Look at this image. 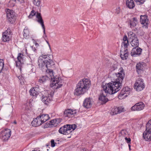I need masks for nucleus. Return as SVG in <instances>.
I'll list each match as a JSON object with an SVG mask.
<instances>
[{
    "mask_svg": "<svg viewBox=\"0 0 151 151\" xmlns=\"http://www.w3.org/2000/svg\"><path fill=\"white\" fill-rule=\"evenodd\" d=\"M47 75L40 78L39 82L43 83L49 80L52 81V84H50L51 87L54 89H57L61 87L63 85V80L59 75L54 76L53 70L48 69L46 70Z\"/></svg>",
    "mask_w": 151,
    "mask_h": 151,
    "instance_id": "1",
    "label": "nucleus"
},
{
    "mask_svg": "<svg viewBox=\"0 0 151 151\" xmlns=\"http://www.w3.org/2000/svg\"><path fill=\"white\" fill-rule=\"evenodd\" d=\"M91 85L90 79L84 78L80 80L77 84L74 92V94L77 96L84 94L89 89Z\"/></svg>",
    "mask_w": 151,
    "mask_h": 151,
    "instance_id": "2",
    "label": "nucleus"
},
{
    "mask_svg": "<svg viewBox=\"0 0 151 151\" xmlns=\"http://www.w3.org/2000/svg\"><path fill=\"white\" fill-rule=\"evenodd\" d=\"M49 58V56L45 55H41L39 57L38 64L40 68L43 71H46L47 70L49 69L48 68L53 66L55 64L53 61Z\"/></svg>",
    "mask_w": 151,
    "mask_h": 151,
    "instance_id": "3",
    "label": "nucleus"
},
{
    "mask_svg": "<svg viewBox=\"0 0 151 151\" xmlns=\"http://www.w3.org/2000/svg\"><path fill=\"white\" fill-rule=\"evenodd\" d=\"M119 85L114 81H112L105 85H103L102 87L105 93L109 94H114L120 89V88L117 86Z\"/></svg>",
    "mask_w": 151,
    "mask_h": 151,
    "instance_id": "4",
    "label": "nucleus"
},
{
    "mask_svg": "<svg viewBox=\"0 0 151 151\" xmlns=\"http://www.w3.org/2000/svg\"><path fill=\"white\" fill-rule=\"evenodd\" d=\"M129 43L128 37L126 35H124L123 37V42L122 43V48L120 52V56L122 60L127 58L129 55L128 47Z\"/></svg>",
    "mask_w": 151,
    "mask_h": 151,
    "instance_id": "5",
    "label": "nucleus"
},
{
    "mask_svg": "<svg viewBox=\"0 0 151 151\" xmlns=\"http://www.w3.org/2000/svg\"><path fill=\"white\" fill-rule=\"evenodd\" d=\"M115 81H114L116 84L119 85L117 86L118 87L121 88L122 86V83L125 77V73L124 70L122 67H120L118 70V72L115 73Z\"/></svg>",
    "mask_w": 151,
    "mask_h": 151,
    "instance_id": "6",
    "label": "nucleus"
},
{
    "mask_svg": "<svg viewBox=\"0 0 151 151\" xmlns=\"http://www.w3.org/2000/svg\"><path fill=\"white\" fill-rule=\"evenodd\" d=\"M143 137L147 141L151 140V119L146 125V129L143 134Z\"/></svg>",
    "mask_w": 151,
    "mask_h": 151,
    "instance_id": "7",
    "label": "nucleus"
},
{
    "mask_svg": "<svg viewBox=\"0 0 151 151\" xmlns=\"http://www.w3.org/2000/svg\"><path fill=\"white\" fill-rule=\"evenodd\" d=\"M12 32L9 28L3 32L1 39L2 41L4 42H9L11 39L12 37Z\"/></svg>",
    "mask_w": 151,
    "mask_h": 151,
    "instance_id": "8",
    "label": "nucleus"
},
{
    "mask_svg": "<svg viewBox=\"0 0 151 151\" xmlns=\"http://www.w3.org/2000/svg\"><path fill=\"white\" fill-rule=\"evenodd\" d=\"M145 87V84L142 79L139 78L137 80L134 85L135 89L137 91H140L143 90Z\"/></svg>",
    "mask_w": 151,
    "mask_h": 151,
    "instance_id": "9",
    "label": "nucleus"
},
{
    "mask_svg": "<svg viewBox=\"0 0 151 151\" xmlns=\"http://www.w3.org/2000/svg\"><path fill=\"white\" fill-rule=\"evenodd\" d=\"M6 12L9 22L10 23H13L16 19V15L15 12L13 10H7Z\"/></svg>",
    "mask_w": 151,
    "mask_h": 151,
    "instance_id": "10",
    "label": "nucleus"
},
{
    "mask_svg": "<svg viewBox=\"0 0 151 151\" xmlns=\"http://www.w3.org/2000/svg\"><path fill=\"white\" fill-rule=\"evenodd\" d=\"M36 17L37 18V22L41 24L44 33L43 37L45 38V37H47V36L45 33V28L44 24V21L42 19L41 14L40 13L37 12Z\"/></svg>",
    "mask_w": 151,
    "mask_h": 151,
    "instance_id": "11",
    "label": "nucleus"
},
{
    "mask_svg": "<svg viewBox=\"0 0 151 151\" xmlns=\"http://www.w3.org/2000/svg\"><path fill=\"white\" fill-rule=\"evenodd\" d=\"M11 131L10 129H6L1 132V137L3 141L7 140L11 135Z\"/></svg>",
    "mask_w": 151,
    "mask_h": 151,
    "instance_id": "12",
    "label": "nucleus"
},
{
    "mask_svg": "<svg viewBox=\"0 0 151 151\" xmlns=\"http://www.w3.org/2000/svg\"><path fill=\"white\" fill-rule=\"evenodd\" d=\"M129 91L130 88L128 87H126L123 88L118 96L119 99H122L127 97L129 94Z\"/></svg>",
    "mask_w": 151,
    "mask_h": 151,
    "instance_id": "13",
    "label": "nucleus"
},
{
    "mask_svg": "<svg viewBox=\"0 0 151 151\" xmlns=\"http://www.w3.org/2000/svg\"><path fill=\"white\" fill-rule=\"evenodd\" d=\"M68 124H67L61 127L59 130V132L63 134H68L71 133L70 127H68Z\"/></svg>",
    "mask_w": 151,
    "mask_h": 151,
    "instance_id": "14",
    "label": "nucleus"
},
{
    "mask_svg": "<svg viewBox=\"0 0 151 151\" xmlns=\"http://www.w3.org/2000/svg\"><path fill=\"white\" fill-rule=\"evenodd\" d=\"M145 107V105L142 102L136 103L132 106L131 109L132 111H140L142 110Z\"/></svg>",
    "mask_w": 151,
    "mask_h": 151,
    "instance_id": "15",
    "label": "nucleus"
},
{
    "mask_svg": "<svg viewBox=\"0 0 151 151\" xmlns=\"http://www.w3.org/2000/svg\"><path fill=\"white\" fill-rule=\"evenodd\" d=\"M124 111V108L122 107H114L111 109L110 114L111 115H114L120 114Z\"/></svg>",
    "mask_w": 151,
    "mask_h": 151,
    "instance_id": "16",
    "label": "nucleus"
},
{
    "mask_svg": "<svg viewBox=\"0 0 151 151\" xmlns=\"http://www.w3.org/2000/svg\"><path fill=\"white\" fill-rule=\"evenodd\" d=\"M140 22L143 25L142 27L145 28H148V20L145 15H141L140 17Z\"/></svg>",
    "mask_w": 151,
    "mask_h": 151,
    "instance_id": "17",
    "label": "nucleus"
},
{
    "mask_svg": "<svg viewBox=\"0 0 151 151\" xmlns=\"http://www.w3.org/2000/svg\"><path fill=\"white\" fill-rule=\"evenodd\" d=\"M52 96L51 94H47V96L46 95H43L42 96V101L45 104L47 105L52 100Z\"/></svg>",
    "mask_w": 151,
    "mask_h": 151,
    "instance_id": "18",
    "label": "nucleus"
},
{
    "mask_svg": "<svg viewBox=\"0 0 151 151\" xmlns=\"http://www.w3.org/2000/svg\"><path fill=\"white\" fill-rule=\"evenodd\" d=\"M142 50L138 46L133 48L131 51V55L132 56H136L141 54Z\"/></svg>",
    "mask_w": 151,
    "mask_h": 151,
    "instance_id": "19",
    "label": "nucleus"
},
{
    "mask_svg": "<svg viewBox=\"0 0 151 151\" xmlns=\"http://www.w3.org/2000/svg\"><path fill=\"white\" fill-rule=\"evenodd\" d=\"M76 110H72L70 109H68L64 111V116L65 117H68L70 118L71 116L76 114Z\"/></svg>",
    "mask_w": 151,
    "mask_h": 151,
    "instance_id": "20",
    "label": "nucleus"
},
{
    "mask_svg": "<svg viewBox=\"0 0 151 151\" xmlns=\"http://www.w3.org/2000/svg\"><path fill=\"white\" fill-rule=\"evenodd\" d=\"M92 103L90 98L85 99L83 102V106L86 108H89L91 106Z\"/></svg>",
    "mask_w": 151,
    "mask_h": 151,
    "instance_id": "21",
    "label": "nucleus"
},
{
    "mask_svg": "<svg viewBox=\"0 0 151 151\" xmlns=\"http://www.w3.org/2000/svg\"><path fill=\"white\" fill-rule=\"evenodd\" d=\"M127 6L129 9H132L135 6L133 0H126Z\"/></svg>",
    "mask_w": 151,
    "mask_h": 151,
    "instance_id": "22",
    "label": "nucleus"
},
{
    "mask_svg": "<svg viewBox=\"0 0 151 151\" xmlns=\"http://www.w3.org/2000/svg\"><path fill=\"white\" fill-rule=\"evenodd\" d=\"M129 23L130 25V27L132 28L135 27L137 23V21L136 18H134L130 20Z\"/></svg>",
    "mask_w": 151,
    "mask_h": 151,
    "instance_id": "23",
    "label": "nucleus"
},
{
    "mask_svg": "<svg viewBox=\"0 0 151 151\" xmlns=\"http://www.w3.org/2000/svg\"><path fill=\"white\" fill-rule=\"evenodd\" d=\"M128 37L129 40H132L137 38L135 34L132 32L130 31L128 33Z\"/></svg>",
    "mask_w": 151,
    "mask_h": 151,
    "instance_id": "24",
    "label": "nucleus"
},
{
    "mask_svg": "<svg viewBox=\"0 0 151 151\" xmlns=\"http://www.w3.org/2000/svg\"><path fill=\"white\" fill-rule=\"evenodd\" d=\"M36 88H32L30 89L29 92L31 95L36 96L38 94V92L36 90Z\"/></svg>",
    "mask_w": 151,
    "mask_h": 151,
    "instance_id": "25",
    "label": "nucleus"
},
{
    "mask_svg": "<svg viewBox=\"0 0 151 151\" xmlns=\"http://www.w3.org/2000/svg\"><path fill=\"white\" fill-rule=\"evenodd\" d=\"M131 44L133 47H137L139 45V41L137 38H136L135 39L131 41Z\"/></svg>",
    "mask_w": 151,
    "mask_h": 151,
    "instance_id": "26",
    "label": "nucleus"
},
{
    "mask_svg": "<svg viewBox=\"0 0 151 151\" xmlns=\"http://www.w3.org/2000/svg\"><path fill=\"white\" fill-rule=\"evenodd\" d=\"M106 96L107 94L106 95L104 94V93H103L99 97V99L102 101L106 103L108 101V99L106 97Z\"/></svg>",
    "mask_w": 151,
    "mask_h": 151,
    "instance_id": "27",
    "label": "nucleus"
},
{
    "mask_svg": "<svg viewBox=\"0 0 151 151\" xmlns=\"http://www.w3.org/2000/svg\"><path fill=\"white\" fill-rule=\"evenodd\" d=\"M40 116L41 119V120L43 121V123L46 122L50 118L48 115L47 114H42L40 115Z\"/></svg>",
    "mask_w": 151,
    "mask_h": 151,
    "instance_id": "28",
    "label": "nucleus"
},
{
    "mask_svg": "<svg viewBox=\"0 0 151 151\" xmlns=\"http://www.w3.org/2000/svg\"><path fill=\"white\" fill-rule=\"evenodd\" d=\"M143 67V63H137L136 65V68L137 72L138 73L140 72L142 70Z\"/></svg>",
    "mask_w": 151,
    "mask_h": 151,
    "instance_id": "29",
    "label": "nucleus"
},
{
    "mask_svg": "<svg viewBox=\"0 0 151 151\" xmlns=\"http://www.w3.org/2000/svg\"><path fill=\"white\" fill-rule=\"evenodd\" d=\"M50 123L51 125V127H55L57 125L56 119H53L50 121Z\"/></svg>",
    "mask_w": 151,
    "mask_h": 151,
    "instance_id": "30",
    "label": "nucleus"
},
{
    "mask_svg": "<svg viewBox=\"0 0 151 151\" xmlns=\"http://www.w3.org/2000/svg\"><path fill=\"white\" fill-rule=\"evenodd\" d=\"M118 65L117 63L113 64L111 67V71H114L116 70L118 68Z\"/></svg>",
    "mask_w": 151,
    "mask_h": 151,
    "instance_id": "31",
    "label": "nucleus"
},
{
    "mask_svg": "<svg viewBox=\"0 0 151 151\" xmlns=\"http://www.w3.org/2000/svg\"><path fill=\"white\" fill-rule=\"evenodd\" d=\"M23 33L24 37H26L29 35V31L27 27H25L24 29Z\"/></svg>",
    "mask_w": 151,
    "mask_h": 151,
    "instance_id": "32",
    "label": "nucleus"
},
{
    "mask_svg": "<svg viewBox=\"0 0 151 151\" xmlns=\"http://www.w3.org/2000/svg\"><path fill=\"white\" fill-rule=\"evenodd\" d=\"M23 54H22L21 53L18 54V56L17 57V60L18 61H21L23 62Z\"/></svg>",
    "mask_w": 151,
    "mask_h": 151,
    "instance_id": "33",
    "label": "nucleus"
},
{
    "mask_svg": "<svg viewBox=\"0 0 151 151\" xmlns=\"http://www.w3.org/2000/svg\"><path fill=\"white\" fill-rule=\"evenodd\" d=\"M32 126L34 127H37L38 126H39V125H37V124H38V123L37 122V120L36 119V118L34 119L32 122Z\"/></svg>",
    "mask_w": 151,
    "mask_h": 151,
    "instance_id": "34",
    "label": "nucleus"
},
{
    "mask_svg": "<svg viewBox=\"0 0 151 151\" xmlns=\"http://www.w3.org/2000/svg\"><path fill=\"white\" fill-rule=\"evenodd\" d=\"M34 67V66L32 64H29L27 65V68L28 70H30V72H32L33 71V69Z\"/></svg>",
    "mask_w": 151,
    "mask_h": 151,
    "instance_id": "35",
    "label": "nucleus"
},
{
    "mask_svg": "<svg viewBox=\"0 0 151 151\" xmlns=\"http://www.w3.org/2000/svg\"><path fill=\"white\" fill-rule=\"evenodd\" d=\"M16 65L17 67H18L21 70V67L22 65L23 64V62L19 61H16Z\"/></svg>",
    "mask_w": 151,
    "mask_h": 151,
    "instance_id": "36",
    "label": "nucleus"
},
{
    "mask_svg": "<svg viewBox=\"0 0 151 151\" xmlns=\"http://www.w3.org/2000/svg\"><path fill=\"white\" fill-rule=\"evenodd\" d=\"M36 118L37 120V122L38 123V124H37V125L40 126L44 123L43 121L41 120V119L40 116H37Z\"/></svg>",
    "mask_w": 151,
    "mask_h": 151,
    "instance_id": "37",
    "label": "nucleus"
},
{
    "mask_svg": "<svg viewBox=\"0 0 151 151\" xmlns=\"http://www.w3.org/2000/svg\"><path fill=\"white\" fill-rule=\"evenodd\" d=\"M35 14L36 12L34 10H32L28 17L29 18H31L33 16H35Z\"/></svg>",
    "mask_w": 151,
    "mask_h": 151,
    "instance_id": "38",
    "label": "nucleus"
},
{
    "mask_svg": "<svg viewBox=\"0 0 151 151\" xmlns=\"http://www.w3.org/2000/svg\"><path fill=\"white\" fill-rule=\"evenodd\" d=\"M68 127H70V131H71L72 129L73 130H75L76 127V126L75 124H72V125L68 124Z\"/></svg>",
    "mask_w": 151,
    "mask_h": 151,
    "instance_id": "39",
    "label": "nucleus"
},
{
    "mask_svg": "<svg viewBox=\"0 0 151 151\" xmlns=\"http://www.w3.org/2000/svg\"><path fill=\"white\" fill-rule=\"evenodd\" d=\"M33 3L35 5L38 6L40 5V0H34Z\"/></svg>",
    "mask_w": 151,
    "mask_h": 151,
    "instance_id": "40",
    "label": "nucleus"
},
{
    "mask_svg": "<svg viewBox=\"0 0 151 151\" xmlns=\"http://www.w3.org/2000/svg\"><path fill=\"white\" fill-rule=\"evenodd\" d=\"M125 139L126 142L128 144H129L131 143V139L130 138H127V137L125 138Z\"/></svg>",
    "mask_w": 151,
    "mask_h": 151,
    "instance_id": "41",
    "label": "nucleus"
},
{
    "mask_svg": "<svg viewBox=\"0 0 151 151\" xmlns=\"http://www.w3.org/2000/svg\"><path fill=\"white\" fill-rule=\"evenodd\" d=\"M45 128H47L48 127H51V125L50 124V121L48 122H47L45 124L44 126Z\"/></svg>",
    "mask_w": 151,
    "mask_h": 151,
    "instance_id": "42",
    "label": "nucleus"
},
{
    "mask_svg": "<svg viewBox=\"0 0 151 151\" xmlns=\"http://www.w3.org/2000/svg\"><path fill=\"white\" fill-rule=\"evenodd\" d=\"M136 2H139L140 4H143L144 3L145 0H134Z\"/></svg>",
    "mask_w": 151,
    "mask_h": 151,
    "instance_id": "43",
    "label": "nucleus"
},
{
    "mask_svg": "<svg viewBox=\"0 0 151 151\" xmlns=\"http://www.w3.org/2000/svg\"><path fill=\"white\" fill-rule=\"evenodd\" d=\"M51 146L52 147H54L55 146V144L54 140L53 139H52L51 141Z\"/></svg>",
    "mask_w": 151,
    "mask_h": 151,
    "instance_id": "44",
    "label": "nucleus"
},
{
    "mask_svg": "<svg viewBox=\"0 0 151 151\" xmlns=\"http://www.w3.org/2000/svg\"><path fill=\"white\" fill-rule=\"evenodd\" d=\"M32 50L34 51L35 52V51L36 50V49L35 48V47H33V46L32 47Z\"/></svg>",
    "mask_w": 151,
    "mask_h": 151,
    "instance_id": "45",
    "label": "nucleus"
},
{
    "mask_svg": "<svg viewBox=\"0 0 151 151\" xmlns=\"http://www.w3.org/2000/svg\"><path fill=\"white\" fill-rule=\"evenodd\" d=\"M120 133H121L122 135H123V134L124 133V130H122L121 131Z\"/></svg>",
    "mask_w": 151,
    "mask_h": 151,
    "instance_id": "46",
    "label": "nucleus"
},
{
    "mask_svg": "<svg viewBox=\"0 0 151 151\" xmlns=\"http://www.w3.org/2000/svg\"><path fill=\"white\" fill-rule=\"evenodd\" d=\"M128 146L129 147V149L130 150V147H131V146H130V145L129 144Z\"/></svg>",
    "mask_w": 151,
    "mask_h": 151,
    "instance_id": "47",
    "label": "nucleus"
},
{
    "mask_svg": "<svg viewBox=\"0 0 151 151\" xmlns=\"http://www.w3.org/2000/svg\"><path fill=\"white\" fill-rule=\"evenodd\" d=\"M46 41L47 42V43L48 44V45H49L50 46V44H49V42H48V41H47V40H46Z\"/></svg>",
    "mask_w": 151,
    "mask_h": 151,
    "instance_id": "48",
    "label": "nucleus"
},
{
    "mask_svg": "<svg viewBox=\"0 0 151 151\" xmlns=\"http://www.w3.org/2000/svg\"><path fill=\"white\" fill-rule=\"evenodd\" d=\"M117 14L119 13L120 12L119 10H117Z\"/></svg>",
    "mask_w": 151,
    "mask_h": 151,
    "instance_id": "49",
    "label": "nucleus"
},
{
    "mask_svg": "<svg viewBox=\"0 0 151 151\" xmlns=\"http://www.w3.org/2000/svg\"><path fill=\"white\" fill-rule=\"evenodd\" d=\"M14 123L15 124H17V122L15 121H14Z\"/></svg>",
    "mask_w": 151,
    "mask_h": 151,
    "instance_id": "50",
    "label": "nucleus"
},
{
    "mask_svg": "<svg viewBox=\"0 0 151 151\" xmlns=\"http://www.w3.org/2000/svg\"><path fill=\"white\" fill-rule=\"evenodd\" d=\"M7 9V10H8V9Z\"/></svg>",
    "mask_w": 151,
    "mask_h": 151,
    "instance_id": "51",
    "label": "nucleus"
},
{
    "mask_svg": "<svg viewBox=\"0 0 151 151\" xmlns=\"http://www.w3.org/2000/svg\"><path fill=\"white\" fill-rule=\"evenodd\" d=\"M37 44V43H36V44Z\"/></svg>",
    "mask_w": 151,
    "mask_h": 151,
    "instance_id": "52",
    "label": "nucleus"
}]
</instances>
